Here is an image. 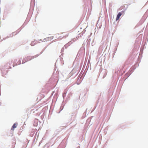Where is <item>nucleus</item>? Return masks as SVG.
Instances as JSON below:
<instances>
[{
  "label": "nucleus",
  "mask_w": 148,
  "mask_h": 148,
  "mask_svg": "<svg viewBox=\"0 0 148 148\" xmlns=\"http://www.w3.org/2000/svg\"><path fill=\"white\" fill-rule=\"evenodd\" d=\"M123 13V12H119L117 15L116 18V21H117L119 19L120 17L122 15V13Z\"/></svg>",
  "instance_id": "1"
},
{
  "label": "nucleus",
  "mask_w": 148,
  "mask_h": 148,
  "mask_svg": "<svg viewBox=\"0 0 148 148\" xmlns=\"http://www.w3.org/2000/svg\"><path fill=\"white\" fill-rule=\"evenodd\" d=\"M17 125V124L16 123L14 124L13 125L12 127L11 130H14V128L16 127Z\"/></svg>",
  "instance_id": "2"
},
{
  "label": "nucleus",
  "mask_w": 148,
  "mask_h": 148,
  "mask_svg": "<svg viewBox=\"0 0 148 148\" xmlns=\"http://www.w3.org/2000/svg\"><path fill=\"white\" fill-rule=\"evenodd\" d=\"M38 56V55H36L33 56V57H32L31 58H30L29 59V60H31L33 58H36V57Z\"/></svg>",
  "instance_id": "3"
},
{
  "label": "nucleus",
  "mask_w": 148,
  "mask_h": 148,
  "mask_svg": "<svg viewBox=\"0 0 148 148\" xmlns=\"http://www.w3.org/2000/svg\"><path fill=\"white\" fill-rule=\"evenodd\" d=\"M35 43L34 42V41L32 42L31 44V45L32 46H34L35 45Z\"/></svg>",
  "instance_id": "4"
},
{
  "label": "nucleus",
  "mask_w": 148,
  "mask_h": 148,
  "mask_svg": "<svg viewBox=\"0 0 148 148\" xmlns=\"http://www.w3.org/2000/svg\"><path fill=\"white\" fill-rule=\"evenodd\" d=\"M27 61H25V62H24V61H23V62H22V63H25V62H26Z\"/></svg>",
  "instance_id": "5"
},
{
  "label": "nucleus",
  "mask_w": 148,
  "mask_h": 148,
  "mask_svg": "<svg viewBox=\"0 0 148 148\" xmlns=\"http://www.w3.org/2000/svg\"><path fill=\"white\" fill-rule=\"evenodd\" d=\"M29 57H27V58L29 59Z\"/></svg>",
  "instance_id": "6"
}]
</instances>
